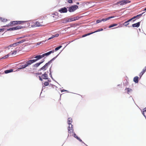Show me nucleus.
<instances>
[{
  "label": "nucleus",
  "instance_id": "nucleus-1",
  "mask_svg": "<svg viewBox=\"0 0 146 146\" xmlns=\"http://www.w3.org/2000/svg\"><path fill=\"white\" fill-rule=\"evenodd\" d=\"M139 16V15H136V16H135L132 17L130 19H128L127 21H125L124 22L123 24L126 27H127V26L129 24V22L131 21L132 20L133 23L134 22L135 20H134V19H139L138 16Z\"/></svg>",
  "mask_w": 146,
  "mask_h": 146
},
{
  "label": "nucleus",
  "instance_id": "nucleus-2",
  "mask_svg": "<svg viewBox=\"0 0 146 146\" xmlns=\"http://www.w3.org/2000/svg\"><path fill=\"white\" fill-rule=\"evenodd\" d=\"M25 27L24 26H17L16 27H13L10 28H9L7 29V30L4 32L3 34L2 35H3V34L7 31H15L16 30H17L20 29H21L22 28H24Z\"/></svg>",
  "mask_w": 146,
  "mask_h": 146
},
{
  "label": "nucleus",
  "instance_id": "nucleus-3",
  "mask_svg": "<svg viewBox=\"0 0 146 146\" xmlns=\"http://www.w3.org/2000/svg\"><path fill=\"white\" fill-rule=\"evenodd\" d=\"M67 8L69 12H72L78 8V6L77 5H72L70 6L67 7Z\"/></svg>",
  "mask_w": 146,
  "mask_h": 146
},
{
  "label": "nucleus",
  "instance_id": "nucleus-4",
  "mask_svg": "<svg viewBox=\"0 0 146 146\" xmlns=\"http://www.w3.org/2000/svg\"><path fill=\"white\" fill-rule=\"evenodd\" d=\"M67 8L66 7H62L59 9L58 11L60 12L61 13H67L68 11Z\"/></svg>",
  "mask_w": 146,
  "mask_h": 146
},
{
  "label": "nucleus",
  "instance_id": "nucleus-5",
  "mask_svg": "<svg viewBox=\"0 0 146 146\" xmlns=\"http://www.w3.org/2000/svg\"><path fill=\"white\" fill-rule=\"evenodd\" d=\"M83 17L82 16L80 17L76 16L70 19V22H72L76 20H78L80 18H81Z\"/></svg>",
  "mask_w": 146,
  "mask_h": 146
},
{
  "label": "nucleus",
  "instance_id": "nucleus-6",
  "mask_svg": "<svg viewBox=\"0 0 146 146\" xmlns=\"http://www.w3.org/2000/svg\"><path fill=\"white\" fill-rule=\"evenodd\" d=\"M130 0H123L121 1V3H120L121 5H123L126 4L127 3H130L131 2Z\"/></svg>",
  "mask_w": 146,
  "mask_h": 146
},
{
  "label": "nucleus",
  "instance_id": "nucleus-7",
  "mask_svg": "<svg viewBox=\"0 0 146 146\" xmlns=\"http://www.w3.org/2000/svg\"><path fill=\"white\" fill-rule=\"evenodd\" d=\"M141 21H139L138 22H137L136 23H134L132 25V27H137L138 28L139 27L140 24V23H141Z\"/></svg>",
  "mask_w": 146,
  "mask_h": 146
},
{
  "label": "nucleus",
  "instance_id": "nucleus-8",
  "mask_svg": "<svg viewBox=\"0 0 146 146\" xmlns=\"http://www.w3.org/2000/svg\"><path fill=\"white\" fill-rule=\"evenodd\" d=\"M146 71V66L143 69L142 71L140 73L139 76L141 78L144 74L145 72Z\"/></svg>",
  "mask_w": 146,
  "mask_h": 146
},
{
  "label": "nucleus",
  "instance_id": "nucleus-9",
  "mask_svg": "<svg viewBox=\"0 0 146 146\" xmlns=\"http://www.w3.org/2000/svg\"><path fill=\"white\" fill-rule=\"evenodd\" d=\"M48 67L45 64L44 66L38 70V71H41L43 70L44 71L46 70L47 68Z\"/></svg>",
  "mask_w": 146,
  "mask_h": 146
},
{
  "label": "nucleus",
  "instance_id": "nucleus-10",
  "mask_svg": "<svg viewBox=\"0 0 146 146\" xmlns=\"http://www.w3.org/2000/svg\"><path fill=\"white\" fill-rule=\"evenodd\" d=\"M70 19H66L64 18V19H62L61 20L62 22V23H66L68 22H70Z\"/></svg>",
  "mask_w": 146,
  "mask_h": 146
},
{
  "label": "nucleus",
  "instance_id": "nucleus-11",
  "mask_svg": "<svg viewBox=\"0 0 146 146\" xmlns=\"http://www.w3.org/2000/svg\"><path fill=\"white\" fill-rule=\"evenodd\" d=\"M73 136L76 138L79 141H81L82 139H80L79 137H78L76 135V134L74 132H73Z\"/></svg>",
  "mask_w": 146,
  "mask_h": 146
},
{
  "label": "nucleus",
  "instance_id": "nucleus-12",
  "mask_svg": "<svg viewBox=\"0 0 146 146\" xmlns=\"http://www.w3.org/2000/svg\"><path fill=\"white\" fill-rule=\"evenodd\" d=\"M73 136L76 138L79 141H81L82 139H80L79 137H78L76 135V134L74 132H73Z\"/></svg>",
  "mask_w": 146,
  "mask_h": 146
},
{
  "label": "nucleus",
  "instance_id": "nucleus-13",
  "mask_svg": "<svg viewBox=\"0 0 146 146\" xmlns=\"http://www.w3.org/2000/svg\"><path fill=\"white\" fill-rule=\"evenodd\" d=\"M43 57L42 55H37L35 56V57H34V58H36V59L37 61L41 59Z\"/></svg>",
  "mask_w": 146,
  "mask_h": 146
},
{
  "label": "nucleus",
  "instance_id": "nucleus-14",
  "mask_svg": "<svg viewBox=\"0 0 146 146\" xmlns=\"http://www.w3.org/2000/svg\"><path fill=\"white\" fill-rule=\"evenodd\" d=\"M18 45V44L17 43V42L14 43L13 44H11L9 45V46H7V48L8 49H9V47H15Z\"/></svg>",
  "mask_w": 146,
  "mask_h": 146
},
{
  "label": "nucleus",
  "instance_id": "nucleus-15",
  "mask_svg": "<svg viewBox=\"0 0 146 146\" xmlns=\"http://www.w3.org/2000/svg\"><path fill=\"white\" fill-rule=\"evenodd\" d=\"M139 78L138 76H136L134 78L133 81L135 83H137L139 81Z\"/></svg>",
  "mask_w": 146,
  "mask_h": 146
},
{
  "label": "nucleus",
  "instance_id": "nucleus-16",
  "mask_svg": "<svg viewBox=\"0 0 146 146\" xmlns=\"http://www.w3.org/2000/svg\"><path fill=\"white\" fill-rule=\"evenodd\" d=\"M13 71V69H11L8 70H7L4 71V72L5 74H8L9 73L12 72Z\"/></svg>",
  "mask_w": 146,
  "mask_h": 146
},
{
  "label": "nucleus",
  "instance_id": "nucleus-17",
  "mask_svg": "<svg viewBox=\"0 0 146 146\" xmlns=\"http://www.w3.org/2000/svg\"><path fill=\"white\" fill-rule=\"evenodd\" d=\"M27 21H16V24H20L23 23H25Z\"/></svg>",
  "mask_w": 146,
  "mask_h": 146
},
{
  "label": "nucleus",
  "instance_id": "nucleus-18",
  "mask_svg": "<svg viewBox=\"0 0 146 146\" xmlns=\"http://www.w3.org/2000/svg\"><path fill=\"white\" fill-rule=\"evenodd\" d=\"M68 122L69 125L71 124V123L72 122V118L70 117L68 118Z\"/></svg>",
  "mask_w": 146,
  "mask_h": 146
},
{
  "label": "nucleus",
  "instance_id": "nucleus-19",
  "mask_svg": "<svg viewBox=\"0 0 146 146\" xmlns=\"http://www.w3.org/2000/svg\"><path fill=\"white\" fill-rule=\"evenodd\" d=\"M93 33H93V32H91V33H88L86 34H85L84 35H83L82 36V37H85L86 36L90 35H91V34H93Z\"/></svg>",
  "mask_w": 146,
  "mask_h": 146
},
{
  "label": "nucleus",
  "instance_id": "nucleus-20",
  "mask_svg": "<svg viewBox=\"0 0 146 146\" xmlns=\"http://www.w3.org/2000/svg\"><path fill=\"white\" fill-rule=\"evenodd\" d=\"M32 64H33V63L31 62V60H29L27 61L26 63V64H27V66H29V65H31Z\"/></svg>",
  "mask_w": 146,
  "mask_h": 146
},
{
  "label": "nucleus",
  "instance_id": "nucleus-21",
  "mask_svg": "<svg viewBox=\"0 0 146 146\" xmlns=\"http://www.w3.org/2000/svg\"><path fill=\"white\" fill-rule=\"evenodd\" d=\"M125 90H127V93L128 94H129V92L132 91V90L129 88H125Z\"/></svg>",
  "mask_w": 146,
  "mask_h": 146
},
{
  "label": "nucleus",
  "instance_id": "nucleus-22",
  "mask_svg": "<svg viewBox=\"0 0 146 146\" xmlns=\"http://www.w3.org/2000/svg\"><path fill=\"white\" fill-rule=\"evenodd\" d=\"M19 67H20L22 69L24 68L27 67V64H25L24 65H20L19 66Z\"/></svg>",
  "mask_w": 146,
  "mask_h": 146
},
{
  "label": "nucleus",
  "instance_id": "nucleus-23",
  "mask_svg": "<svg viewBox=\"0 0 146 146\" xmlns=\"http://www.w3.org/2000/svg\"><path fill=\"white\" fill-rule=\"evenodd\" d=\"M117 24L113 23L112 24L109 26V28H110L114 27L117 26Z\"/></svg>",
  "mask_w": 146,
  "mask_h": 146
},
{
  "label": "nucleus",
  "instance_id": "nucleus-24",
  "mask_svg": "<svg viewBox=\"0 0 146 146\" xmlns=\"http://www.w3.org/2000/svg\"><path fill=\"white\" fill-rule=\"evenodd\" d=\"M40 65V64L38 62V63H36L35 64L33 65V66L37 68Z\"/></svg>",
  "mask_w": 146,
  "mask_h": 146
},
{
  "label": "nucleus",
  "instance_id": "nucleus-25",
  "mask_svg": "<svg viewBox=\"0 0 146 146\" xmlns=\"http://www.w3.org/2000/svg\"><path fill=\"white\" fill-rule=\"evenodd\" d=\"M10 23H11V27H13V25H16V21H11Z\"/></svg>",
  "mask_w": 146,
  "mask_h": 146
},
{
  "label": "nucleus",
  "instance_id": "nucleus-26",
  "mask_svg": "<svg viewBox=\"0 0 146 146\" xmlns=\"http://www.w3.org/2000/svg\"><path fill=\"white\" fill-rule=\"evenodd\" d=\"M9 54H8L6 55L5 56H3L1 58H0V60H1L2 59H5L8 58L9 56Z\"/></svg>",
  "mask_w": 146,
  "mask_h": 146
},
{
  "label": "nucleus",
  "instance_id": "nucleus-27",
  "mask_svg": "<svg viewBox=\"0 0 146 146\" xmlns=\"http://www.w3.org/2000/svg\"><path fill=\"white\" fill-rule=\"evenodd\" d=\"M35 25L36 27H40L42 26L38 21H36L35 23Z\"/></svg>",
  "mask_w": 146,
  "mask_h": 146
},
{
  "label": "nucleus",
  "instance_id": "nucleus-28",
  "mask_svg": "<svg viewBox=\"0 0 146 146\" xmlns=\"http://www.w3.org/2000/svg\"><path fill=\"white\" fill-rule=\"evenodd\" d=\"M0 19L1 20V21L3 22H6L7 21V19L3 18L2 17H0Z\"/></svg>",
  "mask_w": 146,
  "mask_h": 146
},
{
  "label": "nucleus",
  "instance_id": "nucleus-29",
  "mask_svg": "<svg viewBox=\"0 0 146 146\" xmlns=\"http://www.w3.org/2000/svg\"><path fill=\"white\" fill-rule=\"evenodd\" d=\"M62 47V45H60L58 46L56 48L54 49V51H56L59 50Z\"/></svg>",
  "mask_w": 146,
  "mask_h": 146
},
{
  "label": "nucleus",
  "instance_id": "nucleus-30",
  "mask_svg": "<svg viewBox=\"0 0 146 146\" xmlns=\"http://www.w3.org/2000/svg\"><path fill=\"white\" fill-rule=\"evenodd\" d=\"M42 57H44L45 56H48L49 55V54H48V52L46 53H44V54H42Z\"/></svg>",
  "mask_w": 146,
  "mask_h": 146
},
{
  "label": "nucleus",
  "instance_id": "nucleus-31",
  "mask_svg": "<svg viewBox=\"0 0 146 146\" xmlns=\"http://www.w3.org/2000/svg\"><path fill=\"white\" fill-rule=\"evenodd\" d=\"M27 35H24L23 36H22L20 37H19L17 38H16V39L17 40H19V39L23 38H25V37H27Z\"/></svg>",
  "mask_w": 146,
  "mask_h": 146
},
{
  "label": "nucleus",
  "instance_id": "nucleus-32",
  "mask_svg": "<svg viewBox=\"0 0 146 146\" xmlns=\"http://www.w3.org/2000/svg\"><path fill=\"white\" fill-rule=\"evenodd\" d=\"M25 41H26V40L25 39H23V40H22L20 41H19L18 42H17V43L18 45L19 44L23 43L24 42H25Z\"/></svg>",
  "mask_w": 146,
  "mask_h": 146
},
{
  "label": "nucleus",
  "instance_id": "nucleus-33",
  "mask_svg": "<svg viewBox=\"0 0 146 146\" xmlns=\"http://www.w3.org/2000/svg\"><path fill=\"white\" fill-rule=\"evenodd\" d=\"M103 29L101 28V29H98L97 30H96L95 31L93 32V33H96V32H100V31H103Z\"/></svg>",
  "mask_w": 146,
  "mask_h": 146
},
{
  "label": "nucleus",
  "instance_id": "nucleus-34",
  "mask_svg": "<svg viewBox=\"0 0 146 146\" xmlns=\"http://www.w3.org/2000/svg\"><path fill=\"white\" fill-rule=\"evenodd\" d=\"M61 51L56 56L53 58L51 60H52L53 61L57 57L59 56V54H60Z\"/></svg>",
  "mask_w": 146,
  "mask_h": 146
},
{
  "label": "nucleus",
  "instance_id": "nucleus-35",
  "mask_svg": "<svg viewBox=\"0 0 146 146\" xmlns=\"http://www.w3.org/2000/svg\"><path fill=\"white\" fill-rule=\"evenodd\" d=\"M41 77L44 80H47V79H48V76H41Z\"/></svg>",
  "mask_w": 146,
  "mask_h": 146
},
{
  "label": "nucleus",
  "instance_id": "nucleus-36",
  "mask_svg": "<svg viewBox=\"0 0 146 146\" xmlns=\"http://www.w3.org/2000/svg\"><path fill=\"white\" fill-rule=\"evenodd\" d=\"M44 85L46 86L49 85V83L47 81H45L44 83Z\"/></svg>",
  "mask_w": 146,
  "mask_h": 146
},
{
  "label": "nucleus",
  "instance_id": "nucleus-37",
  "mask_svg": "<svg viewBox=\"0 0 146 146\" xmlns=\"http://www.w3.org/2000/svg\"><path fill=\"white\" fill-rule=\"evenodd\" d=\"M73 132H74L73 129H71L68 131V132L69 133H73Z\"/></svg>",
  "mask_w": 146,
  "mask_h": 146
},
{
  "label": "nucleus",
  "instance_id": "nucleus-38",
  "mask_svg": "<svg viewBox=\"0 0 146 146\" xmlns=\"http://www.w3.org/2000/svg\"><path fill=\"white\" fill-rule=\"evenodd\" d=\"M11 27L10 23L6 25H4L2 27Z\"/></svg>",
  "mask_w": 146,
  "mask_h": 146
},
{
  "label": "nucleus",
  "instance_id": "nucleus-39",
  "mask_svg": "<svg viewBox=\"0 0 146 146\" xmlns=\"http://www.w3.org/2000/svg\"><path fill=\"white\" fill-rule=\"evenodd\" d=\"M54 50H52L51 51H50L48 52V54L49 55H50L51 54L53 53L54 52Z\"/></svg>",
  "mask_w": 146,
  "mask_h": 146
},
{
  "label": "nucleus",
  "instance_id": "nucleus-40",
  "mask_svg": "<svg viewBox=\"0 0 146 146\" xmlns=\"http://www.w3.org/2000/svg\"><path fill=\"white\" fill-rule=\"evenodd\" d=\"M102 22L101 19L97 20L96 21V23L98 24Z\"/></svg>",
  "mask_w": 146,
  "mask_h": 146
},
{
  "label": "nucleus",
  "instance_id": "nucleus-41",
  "mask_svg": "<svg viewBox=\"0 0 146 146\" xmlns=\"http://www.w3.org/2000/svg\"><path fill=\"white\" fill-rule=\"evenodd\" d=\"M145 13V12H143L140 14L137 15L139 16H138L139 18H139H140L142 16V15L143 14V13Z\"/></svg>",
  "mask_w": 146,
  "mask_h": 146
},
{
  "label": "nucleus",
  "instance_id": "nucleus-42",
  "mask_svg": "<svg viewBox=\"0 0 146 146\" xmlns=\"http://www.w3.org/2000/svg\"><path fill=\"white\" fill-rule=\"evenodd\" d=\"M17 52V51L16 50H14L13 52L11 53V54L12 55H13L14 54H16Z\"/></svg>",
  "mask_w": 146,
  "mask_h": 146
},
{
  "label": "nucleus",
  "instance_id": "nucleus-43",
  "mask_svg": "<svg viewBox=\"0 0 146 146\" xmlns=\"http://www.w3.org/2000/svg\"><path fill=\"white\" fill-rule=\"evenodd\" d=\"M53 36H54V37H58L59 35V34L58 33H56L54 35H53Z\"/></svg>",
  "mask_w": 146,
  "mask_h": 146
},
{
  "label": "nucleus",
  "instance_id": "nucleus-44",
  "mask_svg": "<svg viewBox=\"0 0 146 146\" xmlns=\"http://www.w3.org/2000/svg\"><path fill=\"white\" fill-rule=\"evenodd\" d=\"M68 2L69 3L72 4L73 3V1L72 0H68Z\"/></svg>",
  "mask_w": 146,
  "mask_h": 146
},
{
  "label": "nucleus",
  "instance_id": "nucleus-45",
  "mask_svg": "<svg viewBox=\"0 0 146 146\" xmlns=\"http://www.w3.org/2000/svg\"><path fill=\"white\" fill-rule=\"evenodd\" d=\"M31 60V61L33 63L34 62H35L37 61L36 59H32V60Z\"/></svg>",
  "mask_w": 146,
  "mask_h": 146
},
{
  "label": "nucleus",
  "instance_id": "nucleus-46",
  "mask_svg": "<svg viewBox=\"0 0 146 146\" xmlns=\"http://www.w3.org/2000/svg\"><path fill=\"white\" fill-rule=\"evenodd\" d=\"M42 42H38L36 43V46L39 45H40V44H42Z\"/></svg>",
  "mask_w": 146,
  "mask_h": 146
},
{
  "label": "nucleus",
  "instance_id": "nucleus-47",
  "mask_svg": "<svg viewBox=\"0 0 146 146\" xmlns=\"http://www.w3.org/2000/svg\"><path fill=\"white\" fill-rule=\"evenodd\" d=\"M54 38V37L53 35H52L51 37H49L48 39H47V40H49L51 39H52V38Z\"/></svg>",
  "mask_w": 146,
  "mask_h": 146
},
{
  "label": "nucleus",
  "instance_id": "nucleus-48",
  "mask_svg": "<svg viewBox=\"0 0 146 146\" xmlns=\"http://www.w3.org/2000/svg\"><path fill=\"white\" fill-rule=\"evenodd\" d=\"M44 61V59H42L41 60L40 62H39L40 63V64H42V63H43Z\"/></svg>",
  "mask_w": 146,
  "mask_h": 146
},
{
  "label": "nucleus",
  "instance_id": "nucleus-49",
  "mask_svg": "<svg viewBox=\"0 0 146 146\" xmlns=\"http://www.w3.org/2000/svg\"><path fill=\"white\" fill-rule=\"evenodd\" d=\"M38 77L39 78V80H40L41 81H42L43 80V78H42L41 77V76H38Z\"/></svg>",
  "mask_w": 146,
  "mask_h": 146
},
{
  "label": "nucleus",
  "instance_id": "nucleus-50",
  "mask_svg": "<svg viewBox=\"0 0 146 146\" xmlns=\"http://www.w3.org/2000/svg\"><path fill=\"white\" fill-rule=\"evenodd\" d=\"M61 92H68V91L67 90H64V89H62V90H61Z\"/></svg>",
  "mask_w": 146,
  "mask_h": 146
},
{
  "label": "nucleus",
  "instance_id": "nucleus-51",
  "mask_svg": "<svg viewBox=\"0 0 146 146\" xmlns=\"http://www.w3.org/2000/svg\"><path fill=\"white\" fill-rule=\"evenodd\" d=\"M42 76H48L47 74L46 73V72H45L42 75Z\"/></svg>",
  "mask_w": 146,
  "mask_h": 146
},
{
  "label": "nucleus",
  "instance_id": "nucleus-52",
  "mask_svg": "<svg viewBox=\"0 0 146 146\" xmlns=\"http://www.w3.org/2000/svg\"><path fill=\"white\" fill-rule=\"evenodd\" d=\"M36 74L38 75H41L42 74V72H38L36 73Z\"/></svg>",
  "mask_w": 146,
  "mask_h": 146
},
{
  "label": "nucleus",
  "instance_id": "nucleus-53",
  "mask_svg": "<svg viewBox=\"0 0 146 146\" xmlns=\"http://www.w3.org/2000/svg\"><path fill=\"white\" fill-rule=\"evenodd\" d=\"M50 64L48 61V62L46 63L45 64L48 67V66Z\"/></svg>",
  "mask_w": 146,
  "mask_h": 146
},
{
  "label": "nucleus",
  "instance_id": "nucleus-54",
  "mask_svg": "<svg viewBox=\"0 0 146 146\" xmlns=\"http://www.w3.org/2000/svg\"><path fill=\"white\" fill-rule=\"evenodd\" d=\"M50 64L48 61V62L46 63L45 64L48 67V66Z\"/></svg>",
  "mask_w": 146,
  "mask_h": 146
},
{
  "label": "nucleus",
  "instance_id": "nucleus-55",
  "mask_svg": "<svg viewBox=\"0 0 146 146\" xmlns=\"http://www.w3.org/2000/svg\"><path fill=\"white\" fill-rule=\"evenodd\" d=\"M73 41H69V42H67L68 43V44H67L65 46V47H64V48L66 46L68 45L71 42H72Z\"/></svg>",
  "mask_w": 146,
  "mask_h": 146
},
{
  "label": "nucleus",
  "instance_id": "nucleus-56",
  "mask_svg": "<svg viewBox=\"0 0 146 146\" xmlns=\"http://www.w3.org/2000/svg\"><path fill=\"white\" fill-rule=\"evenodd\" d=\"M102 22L103 21V22H105L106 21V18H103L102 19H101Z\"/></svg>",
  "mask_w": 146,
  "mask_h": 146
},
{
  "label": "nucleus",
  "instance_id": "nucleus-57",
  "mask_svg": "<svg viewBox=\"0 0 146 146\" xmlns=\"http://www.w3.org/2000/svg\"><path fill=\"white\" fill-rule=\"evenodd\" d=\"M143 112H146V107L143 108L142 110Z\"/></svg>",
  "mask_w": 146,
  "mask_h": 146
},
{
  "label": "nucleus",
  "instance_id": "nucleus-58",
  "mask_svg": "<svg viewBox=\"0 0 146 146\" xmlns=\"http://www.w3.org/2000/svg\"><path fill=\"white\" fill-rule=\"evenodd\" d=\"M142 114L145 117V118H146V116L144 113V112H142Z\"/></svg>",
  "mask_w": 146,
  "mask_h": 146
},
{
  "label": "nucleus",
  "instance_id": "nucleus-59",
  "mask_svg": "<svg viewBox=\"0 0 146 146\" xmlns=\"http://www.w3.org/2000/svg\"><path fill=\"white\" fill-rule=\"evenodd\" d=\"M42 90H43V89H44L45 88V86H43V84L42 83Z\"/></svg>",
  "mask_w": 146,
  "mask_h": 146
},
{
  "label": "nucleus",
  "instance_id": "nucleus-60",
  "mask_svg": "<svg viewBox=\"0 0 146 146\" xmlns=\"http://www.w3.org/2000/svg\"><path fill=\"white\" fill-rule=\"evenodd\" d=\"M49 75L50 76V77L51 78L52 76V72H49Z\"/></svg>",
  "mask_w": 146,
  "mask_h": 146
},
{
  "label": "nucleus",
  "instance_id": "nucleus-61",
  "mask_svg": "<svg viewBox=\"0 0 146 146\" xmlns=\"http://www.w3.org/2000/svg\"><path fill=\"white\" fill-rule=\"evenodd\" d=\"M51 78V79H52V80H53L54 81H55V82H57V83H58V84L54 78H53L52 77Z\"/></svg>",
  "mask_w": 146,
  "mask_h": 146
},
{
  "label": "nucleus",
  "instance_id": "nucleus-62",
  "mask_svg": "<svg viewBox=\"0 0 146 146\" xmlns=\"http://www.w3.org/2000/svg\"><path fill=\"white\" fill-rule=\"evenodd\" d=\"M22 69L21 68V67H19V68H18L17 70V71H19V70H20L21 69Z\"/></svg>",
  "mask_w": 146,
  "mask_h": 146
},
{
  "label": "nucleus",
  "instance_id": "nucleus-63",
  "mask_svg": "<svg viewBox=\"0 0 146 146\" xmlns=\"http://www.w3.org/2000/svg\"><path fill=\"white\" fill-rule=\"evenodd\" d=\"M106 20L107 21L108 20L110 19V17L106 18Z\"/></svg>",
  "mask_w": 146,
  "mask_h": 146
},
{
  "label": "nucleus",
  "instance_id": "nucleus-64",
  "mask_svg": "<svg viewBox=\"0 0 146 146\" xmlns=\"http://www.w3.org/2000/svg\"><path fill=\"white\" fill-rule=\"evenodd\" d=\"M47 80H48L47 82H51V80H50V78H48V79H47Z\"/></svg>",
  "mask_w": 146,
  "mask_h": 146
}]
</instances>
